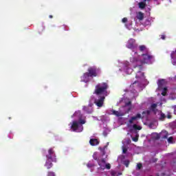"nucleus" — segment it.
I'll return each mask as SVG.
<instances>
[{"label": "nucleus", "instance_id": "obj_1", "mask_svg": "<svg viewBox=\"0 0 176 176\" xmlns=\"http://www.w3.org/2000/svg\"><path fill=\"white\" fill-rule=\"evenodd\" d=\"M142 60H140V65L134 66V71L136 72L135 78L136 79H140V78H144V73L142 70L144 69V64H153L155 62V56L147 52L146 54H142Z\"/></svg>", "mask_w": 176, "mask_h": 176}, {"label": "nucleus", "instance_id": "obj_2", "mask_svg": "<svg viewBox=\"0 0 176 176\" xmlns=\"http://www.w3.org/2000/svg\"><path fill=\"white\" fill-rule=\"evenodd\" d=\"M47 160L45 164V167L47 168V170H50L52 167H53V163L52 162H54V163L57 162V158H56V153H54V150L53 148H50L48 150V154L46 155Z\"/></svg>", "mask_w": 176, "mask_h": 176}, {"label": "nucleus", "instance_id": "obj_3", "mask_svg": "<svg viewBox=\"0 0 176 176\" xmlns=\"http://www.w3.org/2000/svg\"><path fill=\"white\" fill-rule=\"evenodd\" d=\"M107 89H108V84L107 82L98 84L95 87L94 94H96V96H101V94H104V93H107Z\"/></svg>", "mask_w": 176, "mask_h": 176}, {"label": "nucleus", "instance_id": "obj_4", "mask_svg": "<svg viewBox=\"0 0 176 176\" xmlns=\"http://www.w3.org/2000/svg\"><path fill=\"white\" fill-rule=\"evenodd\" d=\"M168 137V134L167 132H162L161 133H155L153 134L152 138L153 140H160V138L166 139Z\"/></svg>", "mask_w": 176, "mask_h": 176}, {"label": "nucleus", "instance_id": "obj_5", "mask_svg": "<svg viewBox=\"0 0 176 176\" xmlns=\"http://www.w3.org/2000/svg\"><path fill=\"white\" fill-rule=\"evenodd\" d=\"M72 130L73 131H78V130L80 129V131H83V125L80 124L78 121H74L72 122V126H71Z\"/></svg>", "mask_w": 176, "mask_h": 176}, {"label": "nucleus", "instance_id": "obj_6", "mask_svg": "<svg viewBox=\"0 0 176 176\" xmlns=\"http://www.w3.org/2000/svg\"><path fill=\"white\" fill-rule=\"evenodd\" d=\"M137 46H138V45L135 43V39L131 38L127 41L126 47L128 49H131V50H133L134 49H137Z\"/></svg>", "mask_w": 176, "mask_h": 176}, {"label": "nucleus", "instance_id": "obj_7", "mask_svg": "<svg viewBox=\"0 0 176 176\" xmlns=\"http://www.w3.org/2000/svg\"><path fill=\"white\" fill-rule=\"evenodd\" d=\"M151 2V0H140V2L138 3V8L141 10H144L145 8L147 6V3H149Z\"/></svg>", "mask_w": 176, "mask_h": 176}, {"label": "nucleus", "instance_id": "obj_8", "mask_svg": "<svg viewBox=\"0 0 176 176\" xmlns=\"http://www.w3.org/2000/svg\"><path fill=\"white\" fill-rule=\"evenodd\" d=\"M105 100V96H101L99 97L98 99L95 100V104L97 105V107H99V108H101L104 105V101Z\"/></svg>", "mask_w": 176, "mask_h": 176}, {"label": "nucleus", "instance_id": "obj_9", "mask_svg": "<svg viewBox=\"0 0 176 176\" xmlns=\"http://www.w3.org/2000/svg\"><path fill=\"white\" fill-rule=\"evenodd\" d=\"M87 74L91 78L97 76V69L95 67L88 68Z\"/></svg>", "mask_w": 176, "mask_h": 176}, {"label": "nucleus", "instance_id": "obj_10", "mask_svg": "<svg viewBox=\"0 0 176 176\" xmlns=\"http://www.w3.org/2000/svg\"><path fill=\"white\" fill-rule=\"evenodd\" d=\"M130 61L131 63H132V64H135V65H133V68L134 67H135V65H141V60H140V59H138V58L135 56L131 57Z\"/></svg>", "mask_w": 176, "mask_h": 176}, {"label": "nucleus", "instance_id": "obj_11", "mask_svg": "<svg viewBox=\"0 0 176 176\" xmlns=\"http://www.w3.org/2000/svg\"><path fill=\"white\" fill-rule=\"evenodd\" d=\"M142 118V116H141V114L138 113L135 116L131 117V118L129 120V124H133V123H134V121L138 120V119H141Z\"/></svg>", "mask_w": 176, "mask_h": 176}, {"label": "nucleus", "instance_id": "obj_12", "mask_svg": "<svg viewBox=\"0 0 176 176\" xmlns=\"http://www.w3.org/2000/svg\"><path fill=\"white\" fill-rule=\"evenodd\" d=\"M90 76L88 74L87 72L85 73L81 77V82H85V83H87L89 82V78Z\"/></svg>", "mask_w": 176, "mask_h": 176}, {"label": "nucleus", "instance_id": "obj_13", "mask_svg": "<svg viewBox=\"0 0 176 176\" xmlns=\"http://www.w3.org/2000/svg\"><path fill=\"white\" fill-rule=\"evenodd\" d=\"M139 50L140 52H142V53H149V50H148V48H146V46L144 45L139 46Z\"/></svg>", "mask_w": 176, "mask_h": 176}, {"label": "nucleus", "instance_id": "obj_14", "mask_svg": "<svg viewBox=\"0 0 176 176\" xmlns=\"http://www.w3.org/2000/svg\"><path fill=\"white\" fill-rule=\"evenodd\" d=\"M89 144L91 146H96V145L100 144V141H98V139H90Z\"/></svg>", "mask_w": 176, "mask_h": 176}, {"label": "nucleus", "instance_id": "obj_15", "mask_svg": "<svg viewBox=\"0 0 176 176\" xmlns=\"http://www.w3.org/2000/svg\"><path fill=\"white\" fill-rule=\"evenodd\" d=\"M129 65H130V63L126 62L124 69L126 70V74H131V72H133V69L129 68Z\"/></svg>", "mask_w": 176, "mask_h": 176}, {"label": "nucleus", "instance_id": "obj_16", "mask_svg": "<svg viewBox=\"0 0 176 176\" xmlns=\"http://www.w3.org/2000/svg\"><path fill=\"white\" fill-rule=\"evenodd\" d=\"M157 85L159 90H162L164 86V79L158 80Z\"/></svg>", "mask_w": 176, "mask_h": 176}, {"label": "nucleus", "instance_id": "obj_17", "mask_svg": "<svg viewBox=\"0 0 176 176\" xmlns=\"http://www.w3.org/2000/svg\"><path fill=\"white\" fill-rule=\"evenodd\" d=\"M112 115H115V116H117V118H119L120 116H123L124 114L123 113H120L118 111L111 110Z\"/></svg>", "mask_w": 176, "mask_h": 176}, {"label": "nucleus", "instance_id": "obj_18", "mask_svg": "<svg viewBox=\"0 0 176 176\" xmlns=\"http://www.w3.org/2000/svg\"><path fill=\"white\" fill-rule=\"evenodd\" d=\"M137 19L138 20H140V21H142V20H144V13H142V12H139L137 14Z\"/></svg>", "mask_w": 176, "mask_h": 176}, {"label": "nucleus", "instance_id": "obj_19", "mask_svg": "<svg viewBox=\"0 0 176 176\" xmlns=\"http://www.w3.org/2000/svg\"><path fill=\"white\" fill-rule=\"evenodd\" d=\"M84 111H85V112H87V113H93V108L91 107H85Z\"/></svg>", "mask_w": 176, "mask_h": 176}, {"label": "nucleus", "instance_id": "obj_20", "mask_svg": "<svg viewBox=\"0 0 176 176\" xmlns=\"http://www.w3.org/2000/svg\"><path fill=\"white\" fill-rule=\"evenodd\" d=\"M133 129L135 130H142V126L137 125V124H134L133 125Z\"/></svg>", "mask_w": 176, "mask_h": 176}, {"label": "nucleus", "instance_id": "obj_21", "mask_svg": "<svg viewBox=\"0 0 176 176\" xmlns=\"http://www.w3.org/2000/svg\"><path fill=\"white\" fill-rule=\"evenodd\" d=\"M161 94L164 97H166V96H167V87H164L163 91Z\"/></svg>", "mask_w": 176, "mask_h": 176}, {"label": "nucleus", "instance_id": "obj_22", "mask_svg": "<svg viewBox=\"0 0 176 176\" xmlns=\"http://www.w3.org/2000/svg\"><path fill=\"white\" fill-rule=\"evenodd\" d=\"M142 115H146V116H149L151 115V110H146L142 113Z\"/></svg>", "mask_w": 176, "mask_h": 176}, {"label": "nucleus", "instance_id": "obj_23", "mask_svg": "<svg viewBox=\"0 0 176 176\" xmlns=\"http://www.w3.org/2000/svg\"><path fill=\"white\" fill-rule=\"evenodd\" d=\"M166 119V115L163 113L160 114V120H164Z\"/></svg>", "mask_w": 176, "mask_h": 176}, {"label": "nucleus", "instance_id": "obj_24", "mask_svg": "<svg viewBox=\"0 0 176 176\" xmlns=\"http://www.w3.org/2000/svg\"><path fill=\"white\" fill-rule=\"evenodd\" d=\"M157 107V104H155V103L152 104L151 106V109H152L153 111H154L155 109H156Z\"/></svg>", "mask_w": 176, "mask_h": 176}, {"label": "nucleus", "instance_id": "obj_25", "mask_svg": "<svg viewBox=\"0 0 176 176\" xmlns=\"http://www.w3.org/2000/svg\"><path fill=\"white\" fill-rule=\"evenodd\" d=\"M47 176H56V173H54L53 171H48Z\"/></svg>", "mask_w": 176, "mask_h": 176}, {"label": "nucleus", "instance_id": "obj_26", "mask_svg": "<svg viewBox=\"0 0 176 176\" xmlns=\"http://www.w3.org/2000/svg\"><path fill=\"white\" fill-rule=\"evenodd\" d=\"M124 164L125 167H129V165L130 164V161H129V160H125V161L124 162Z\"/></svg>", "mask_w": 176, "mask_h": 176}, {"label": "nucleus", "instance_id": "obj_27", "mask_svg": "<svg viewBox=\"0 0 176 176\" xmlns=\"http://www.w3.org/2000/svg\"><path fill=\"white\" fill-rule=\"evenodd\" d=\"M142 168V164L139 163L137 164V170H141Z\"/></svg>", "mask_w": 176, "mask_h": 176}, {"label": "nucleus", "instance_id": "obj_28", "mask_svg": "<svg viewBox=\"0 0 176 176\" xmlns=\"http://www.w3.org/2000/svg\"><path fill=\"white\" fill-rule=\"evenodd\" d=\"M133 141H134V142H138V136H135L134 138H132Z\"/></svg>", "mask_w": 176, "mask_h": 176}, {"label": "nucleus", "instance_id": "obj_29", "mask_svg": "<svg viewBox=\"0 0 176 176\" xmlns=\"http://www.w3.org/2000/svg\"><path fill=\"white\" fill-rule=\"evenodd\" d=\"M105 168H107V170H111V164H107L105 165Z\"/></svg>", "mask_w": 176, "mask_h": 176}, {"label": "nucleus", "instance_id": "obj_30", "mask_svg": "<svg viewBox=\"0 0 176 176\" xmlns=\"http://www.w3.org/2000/svg\"><path fill=\"white\" fill-rule=\"evenodd\" d=\"M125 105H126V107H130V105H131V101H129L128 102H126V103H125Z\"/></svg>", "mask_w": 176, "mask_h": 176}, {"label": "nucleus", "instance_id": "obj_31", "mask_svg": "<svg viewBox=\"0 0 176 176\" xmlns=\"http://www.w3.org/2000/svg\"><path fill=\"white\" fill-rule=\"evenodd\" d=\"M122 23H127V18L124 17L122 20Z\"/></svg>", "mask_w": 176, "mask_h": 176}, {"label": "nucleus", "instance_id": "obj_32", "mask_svg": "<svg viewBox=\"0 0 176 176\" xmlns=\"http://www.w3.org/2000/svg\"><path fill=\"white\" fill-rule=\"evenodd\" d=\"M79 123H80V124H85V123H86V122L83 120H80Z\"/></svg>", "mask_w": 176, "mask_h": 176}, {"label": "nucleus", "instance_id": "obj_33", "mask_svg": "<svg viewBox=\"0 0 176 176\" xmlns=\"http://www.w3.org/2000/svg\"><path fill=\"white\" fill-rule=\"evenodd\" d=\"M98 165L100 166V168H102L104 170V168H105V167H104V166L101 165V162H98Z\"/></svg>", "mask_w": 176, "mask_h": 176}, {"label": "nucleus", "instance_id": "obj_34", "mask_svg": "<svg viewBox=\"0 0 176 176\" xmlns=\"http://www.w3.org/2000/svg\"><path fill=\"white\" fill-rule=\"evenodd\" d=\"M168 142H173V137H170V138L168 139Z\"/></svg>", "mask_w": 176, "mask_h": 176}, {"label": "nucleus", "instance_id": "obj_35", "mask_svg": "<svg viewBox=\"0 0 176 176\" xmlns=\"http://www.w3.org/2000/svg\"><path fill=\"white\" fill-rule=\"evenodd\" d=\"M123 153H127V148H124L122 150Z\"/></svg>", "mask_w": 176, "mask_h": 176}, {"label": "nucleus", "instance_id": "obj_36", "mask_svg": "<svg viewBox=\"0 0 176 176\" xmlns=\"http://www.w3.org/2000/svg\"><path fill=\"white\" fill-rule=\"evenodd\" d=\"M161 39H163V40L166 39V36L165 35H162L161 36Z\"/></svg>", "mask_w": 176, "mask_h": 176}, {"label": "nucleus", "instance_id": "obj_37", "mask_svg": "<svg viewBox=\"0 0 176 176\" xmlns=\"http://www.w3.org/2000/svg\"><path fill=\"white\" fill-rule=\"evenodd\" d=\"M101 162L103 163V164H105L106 163L105 159H102Z\"/></svg>", "mask_w": 176, "mask_h": 176}, {"label": "nucleus", "instance_id": "obj_38", "mask_svg": "<svg viewBox=\"0 0 176 176\" xmlns=\"http://www.w3.org/2000/svg\"><path fill=\"white\" fill-rule=\"evenodd\" d=\"M174 113L176 115V106L174 107Z\"/></svg>", "mask_w": 176, "mask_h": 176}, {"label": "nucleus", "instance_id": "obj_39", "mask_svg": "<svg viewBox=\"0 0 176 176\" xmlns=\"http://www.w3.org/2000/svg\"><path fill=\"white\" fill-rule=\"evenodd\" d=\"M167 118H168V119H171V115H168Z\"/></svg>", "mask_w": 176, "mask_h": 176}, {"label": "nucleus", "instance_id": "obj_40", "mask_svg": "<svg viewBox=\"0 0 176 176\" xmlns=\"http://www.w3.org/2000/svg\"><path fill=\"white\" fill-rule=\"evenodd\" d=\"M49 17L50 19H53V15H50Z\"/></svg>", "mask_w": 176, "mask_h": 176}, {"label": "nucleus", "instance_id": "obj_41", "mask_svg": "<svg viewBox=\"0 0 176 176\" xmlns=\"http://www.w3.org/2000/svg\"><path fill=\"white\" fill-rule=\"evenodd\" d=\"M135 83H138V81H135L133 85H135Z\"/></svg>", "mask_w": 176, "mask_h": 176}, {"label": "nucleus", "instance_id": "obj_42", "mask_svg": "<svg viewBox=\"0 0 176 176\" xmlns=\"http://www.w3.org/2000/svg\"><path fill=\"white\" fill-rule=\"evenodd\" d=\"M154 1H157V0H154Z\"/></svg>", "mask_w": 176, "mask_h": 176}]
</instances>
